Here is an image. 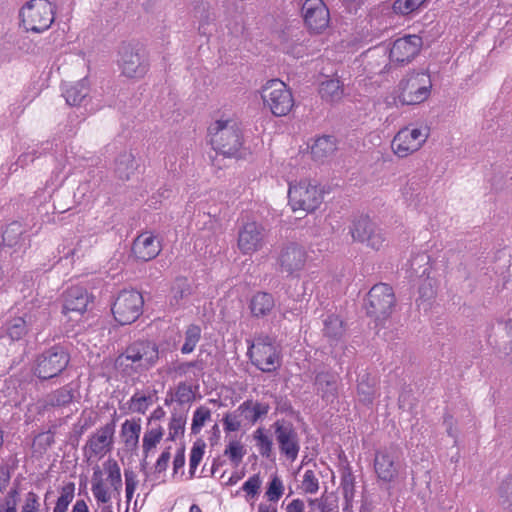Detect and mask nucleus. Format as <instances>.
Listing matches in <instances>:
<instances>
[{
    "label": "nucleus",
    "instance_id": "f257e3e1",
    "mask_svg": "<svg viewBox=\"0 0 512 512\" xmlns=\"http://www.w3.org/2000/svg\"><path fill=\"white\" fill-rule=\"evenodd\" d=\"M159 360V346L149 340H138L127 346L115 360V367L126 375L143 373Z\"/></svg>",
    "mask_w": 512,
    "mask_h": 512
},
{
    "label": "nucleus",
    "instance_id": "f03ea898",
    "mask_svg": "<svg viewBox=\"0 0 512 512\" xmlns=\"http://www.w3.org/2000/svg\"><path fill=\"white\" fill-rule=\"evenodd\" d=\"M104 472L107 474L106 481L108 486L105 485L103 479V471L99 466L93 469L91 480V491L98 503L104 504L100 512H113L111 504H109L112 497L118 498L122 490L121 470L117 461L113 459L107 460L103 464Z\"/></svg>",
    "mask_w": 512,
    "mask_h": 512
},
{
    "label": "nucleus",
    "instance_id": "7ed1b4c3",
    "mask_svg": "<svg viewBox=\"0 0 512 512\" xmlns=\"http://www.w3.org/2000/svg\"><path fill=\"white\" fill-rule=\"evenodd\" d=\"M208 136L212 148L226 157L241 156L242 134L235 120H216L208 127Z\"/></svg>",
    "mask_w": 512,
    "mask_h": 512
},
{
    "label": "nucleus",
    "instance_id": "20e7f679",
    "mask_svg": "<svg viewBox=\"0 0 512 512\" xmlns=\"http://www.w3.org/2000/svg\"><path fill=\"white\" fill-rule=\"evenodd\" d=\"M70 354L61 344L53 345L37 355L33 373L41 380L59 376L69 365Z\"/></svg>",
    "mask_w": 512,
    "mask_h": 512
},
{
    "label": "nucleus",
    "instance_id": "39448f33",
    "mask_svg": "<svg viewBox=\"0 0 512 512\" xmlns=\"http://www.w3.org/2000/svg\"><path fill=\"white\" fill-rule=\"evenodd\" d=\"M247 355L251 363L265 373H273L281 366L280 351L267 335L257 336L248 346Z\"/></svg>",
    "mask_w": 512,
    "mask_h": 512
},
{
    "label": "nucleus",
    "instance_id": "423d86ee",
    "mask_svg": "<svg viewBox=\"0 0 512 512\" xmlns=\"http://www.w3.org/2000/svg\"><path fill=\"white\" fill-rule=\"evenodd\" d=\"M398 99L405 105H416L424 102L431 93L432 82L427 72H412L399 83Z\"/></svg>",
    "mask_w": 512,
    "mask_h": 512
},
{
    "label": "nucleus",
    "instance_id": "0eeeda50",
    "mask_svg": "<svg viewBox=\"0 0 512 512\" xmlns=\"http://www.w3.org/2000/svg\"><path fill=\"white\" fill-rule=\"evenodd\" d=\"M26 30L41 33L54 21V9L48 0H30L20 10Z\"/></svg>",
    "mask_w": 512,
    "mask_h": 512
},
{
    "label": "nucleus",
    "instance_id": "6e6552de",
    "mask_svg": "<svg viewBox=\"0 0 512 512\" xmlns=\"http://www.w3.org/2000/svg\"><path fill=\"white\" fill-rule=\"evenodd\" d=\"M264 106L277 117L287 115L294 106V99L286 84L279 79L269 80L262 88Z\"/></svg>",
    "mask_w": 512,
    "mask_h": 512
},
{
    "label": "nucleus",
    "instance_id": "1a4fd4ad",
    "mask_svg": "<svg viewBox=\"0 0 512 512\" xmlns=\"http://www.w3.org/2000/svg\"><path fill=\"white\" fill-rule=\"evenodd\" d=\"M289 203L294 211H315L323 201V193L316 183L310 180H301L290 184L288 189Z\"/></svg>",
    "mask_w": 512,
    "mask_h": 512
},
{
    "label": "nucleus",
    "instance_id": "9d476101",
    "mask_svg": "<svg viewBox=\"0 0 512 512\" xmlns=\"http://www.w3.org/2000/svg\"><path fill=\"white\" fill-rule=\"evenodd\" d=\"M395 305V295L392 287L385 283L374 285L367 294L366 311L376 322L388 319Z\"/></svg>",
    "mask_w": 512,
    "mask_h": 512
},
{
    "label": "nucleus",
    "instance_id": "9b49d317",
    "mask_svg": "<svg viewBox=\"0 0 512 512\" xmlns=\"http://www.w3.org/2000/svg\"><path fill=\"white\" fill-rule=\"evenodd\" d=\"M142 294L136 290H122L112 305V313L120 325L134 322L142 313Z\"/></svg>",
    "mask_w": 512,
    "mask_h": 512
},
{
    "label": "nucleus",
    "instance_id": "f8f14e48",
    "mask_svg": "<svg viewBox=\"0 0 512 512\" xmlns=\"http://www.w3.org/2000/svg\"><path fill=\"white\" fill-rule=\"evenodd\" d=\"M279 451L291 462L295 461L300 452V436L294 424L287 419H277L272 425Z\"/></svg>",
    "mask_w": 512,
    "mask_h": 512
},
{
    "label": "nucleus",
    "instance_id": "ddd939ff",
    "mask_svg": "<svg viewBox=\"0 0 512 512\" xmlns=\"http://www.w3.org/2000/svg\"><path fill=\"white\" fill-rule=\"evenodd\" d=\"M429 136L427 128L408 126L401 129L392 141V149L399 157H406L418 151Z\"/></svg>",
    "mask_w": 512,
    "mask_h": 512
},
{
    "label": "nucleus",
    "instance_id": "4468645a",
    "mask_svg": "<svg viewBox=\"0 0 512 512\" xmlns=\"http://www.w3.org/2000/svg\"><path fill=\"white\" fill-rule=\"evenodd\" d=\"M307 252L303 246L295 242L283 245L277 256L278 269L287 276L298 277L307 261Z\"/></svg>",
    "mask_w": 512,
    "mask_h": 512
},
{
    "label": "nucleus",
    "instance_id": "2eb2a0df",
    "mask_svg": "<svg viewBox=\"0 0 512 512\" xmlns=\"http://www.w3.org/2000/svg\"><path fill=\"white\" fill-rule=\"evenodd\" d=\"M119 65L128 78H142L149 69L148 59L143 50L123 44L120 48Z\"/></svg>",
    "mask_w": 512,
    "mask_h": 512
},
{
    "label": "nucleus",
    "instance_id": "dca6fc26",
    "mask_svg": "<svg viewBox=\"0 0 512 512\" xmlns=\"http://www.w3.org/2000/svg\"><path fill=\"white\" fill-rule=\"evenodd\" d=\"M400 468L399 452L395 446L382 448L375 453L374 470L378 480L385 483L395 481Z\"/></svg>",
    "mask_w": 512,
    "mask_h": 512
},
{
    "label": "nucleus",
    "instance_id": "f3484780",
    "mask_svg": "<svg viewBox=\"0 0 512 512\" xmlns=\"http://www.w3.org/2000/svg\"><path fill=\"white\" fill-rule=\"evenodd\" d=\"M115 423L110 422L92 433L84 446V455L88 459L101 458L111 452L114 444Z\"/></svg>",
    "mask_w": 512,
    "mask_h": 512
},
{
    "label": "nucleus",
    "instance_id": "a211bd4d",
    "mask_svg": "<svg viewBox=\"0 0 512 512\" xmlns=\"http://www.w3.org/2000/svg\"><path fill=\"white\" fill-rule=\"evenodd\" d=\"M350 233L354 241L365 243L375 250L380 249L385 242L382 230L367 216L356 219L350 227Z\"/></svg>",
    "mask_w": 512,
    "mask_h": 512
},
{
    "label": "nucleus",
    "instance_id": "6ab92c4d",
    "mask_svg": "<svg viewBox=\"0 0 512 512\" xmlns=\"http://www.w3.org/2000/svg\"><path fill=\"white\" fill-rule=\"evenodd\" d=\"M265 228L256 221H248L242 224L238 230L237 245L243 254H252L260 250L266 238Z\"/></svg>",
    "mask_w": 512,
    "mask_h": 512
},
{
    "label": "nucleus",
    "instance_id": "aec40b11",
    "mask_svg": "<svg viewBox=\"0 0 512 512\" xmlns=\"http://www.w3.org/2000/svg\"><path fill=\"white\" fill-rule=\"evenodd\" d=\"M305 25L311 32L320 33L330 22V13L322 0H305L301 8Z\"/></svg>",
    "mask_w": 512,
    "mask_h": 512
},
{
    "label": "nucleus",
    "instance_id": "412c9836",
    "mask_svg": "<svg viewBox=\"0 0 512 512\" xmlns=\"http://www.w3.org/2000/svg\"><path fill=\"white\" fill-rule=\"evenodd\" d=\"M21 316L33 332L40 333L49 322V302L44 298H33L24 304Z\"/></svg>",
    "mask_w": 512,
    "mask_h": 512
},
{
    "label": "nucleus",
    "instance_id": "4be33fe9",
    "mask_svg": "<svg viewBox=\"0 0 512 512\" xmlns=\"http://www.w3.org/2000/svg\"><path fill=\"white\" fill-rule=\"evenodd\" d=\"M421 47V37L417 35H406L393 42L389 51V59L393 63H408L419 53Z\"/></svg>",
    "mask_w": 512,
    "mask_h": 512
},
{
    "label": "nucleus",
    "instance_id": "5701e85b",
    "mask_svg": "<svg viewBox=\"0 0 512 512\" xmlns=\"http://www.w3.org/2000/svg\"><path fill=\"white\" fill-rule=\"evenodd\" d=\"M162 250L161 242L152 232L146 231L139 234L133 241L132 253L142 261H150L156 258Z\"/></svg>",
    "mask_w": 512,
    "mask_h": 512
},
{
    "label": "nucleus",
    "instance_id": "b1692460",
    "mask_svg": "<svg viewBox=\"0 0 512 512\" xmlns=\"http://www.w3.org/2000/svg\"><path fill=\"white\" fill-rule=\"evenodd\" d=\"M89 302L90 296L85 288L72 286L63 295L62 313L64 315L71 313L82 315L87 310Z\"/></svg>",
    "mask_w": 512,
    "mask_h": 512
},
{
    "label": "nucleus",
    "instance_id": "393cba45",
    "mask_svg": "<svg viewBox=\"0 0 512 512\" xmlns=\"http://www.w3.org/2000/svg\"><path fill=\"white\" fill-rule=\"evenodd\" d=\"M314 385L317 394L327 403H333L338 397L337 375L329 371H320L315 374Z\"/></svg>",
    "mask_w": 512,
    "mask_h": 512
},
{
    "label": "nucleus",
    "instance_id": "a878e982",
    "mask_svg": "<svg viewBox=\"0 0 512 512\" xmlns=\"http://www.w3.org/2000/svg\"><path fill=\"white\" fill-rule=\"evenodd\" d=\"M206 363L202 358H196L191 361H175L170 366L168 372L174 377L193 376L197 380L204 375Z\"/></svg>",
    "mask_w": 512,
    "mask_h": 512
},
{
    "label": "nucleus",
    "instance_id": "bb28decb",
    "mask_svg": "<svg viewBox=\"0 0 512 512\" xmlns=\"http://www.w3.org/2000/svg\"><path fill=\"white\" fill-rule=\"evenodd\" d=\"M270 411V405L266 402L247 399L242 402L240 413L243 414L244 421L249 425H255L259 420L265 418Z\"/></svg>",
    "mask_w": 512,
    "mask_h": 512
},
{
    "label": "nucleus",
    "instance_id": "cd10ccee",
    "mask_svg": "<svg viewBox=\"0 0 512 512\" xmlns=\"http://www.w3.org/2000/svg\"><path fill=\"white\" fill-rule=\"evenodd\" d=\"M274 307V297L268 292H257L252 296L249 303L251 314L256 318L268 316Z\"/></svg>",
    "mask_w": 512,
    "mask_h": 512
},
{
    "label": "nucleus",
    "instance_id": "c85d7f7f",
    "mask_svg": "<svg viewBox=\"0 0 512 512\" xmlns=\"http://www.w3.org/2000/svg\"><path fill=\"white\" fill-rule=\"evenodd\" d=\"M2 328L11 341L23 340L28 333L33 332L21 315L8 319Z\"/></svg>",
    "mask_w": 512,
    "mask_h": 512
},
{
    "label": "nucleus",
    "instance_id": "c756f323",
    "mask_svg": "<svg viewBox=\"0 0 512 512\" xmlns=\"http://www.w3.org/2000/svg\"><path fill=\"white\" fill-rule=\"evenodd\" d=\"M319 95L326 102H339L344 95V85L338 78L327 79L321 82Z\"/></svg>",
    "mask_w": 512,
    "mask_h": 512
},
{
    "label": "nucleus",
    "instance_id": "7c9ffc66",
    "mask_svg": "<svg viewBox=\"0 0 512 512\" xmlns=\"http://www.w3.org/2000/svg\"><path fill=\"white\" fill-rule=\"evenodd\" d=\"M25 228L18 221H13L6 226L2 233L4 245L8 247L25 246Z\"/></svg>",
    "mask_w": 512,
    "mask_h": 512
},
{
    "label": "nucleus",
    "instance_id": "2f4dec72",
    "mask_svg": "<svg viewBox=\"0 0 512 512\" xmlns=\"http://www.w3.org/2000/svg\"><path fill=\"white\" fill-rule=\"evenodd\" d=\"M376 379L370 374L364 373L359 376L357 384L358 399L364 405L372 404L376 395Z\"/></svg>",
    "mask_w": 512,
    "mask_h": 512
},
{
    "label": "nucleus",
    "instance_id": "473e14b6",
    "mask_svg": "<svg viewBox=\"0 0 512 512\" xmlns=\"http://www.w3.org/2000/svg\"><path fill=\"white\" fill-rule=\"evenodd\" d=\"M323 335L331 342H339L345 334L343 321L336 315L330 314L323 320Z\"/></svg>",
    "mask_w": 512,
    "mask_h": 512
},
{
    "label": "nucleus",
    "instance_id": "72a5a7b5",
    "mask_svg": "<svg viewBox=\"0 0 512 512\" xmlns=\"http://www.w3.org/2000/svg\"><path fill=\"white\" fill-rule=\"evenodd\" d=\"M141 433L140 419L126 420L121 426V437L127 449L135 450L138 447Z\"/></svg>",
    "mask_w": 512,
    "mask_h": 512
},
{
    "label": "nucleus",
    "instance_id": "f704fd0d",
    "mask_svg": "<svg viewBox=\"0 0 512 512\" xmlns=\"http://www.w3.org/2000/svg\"><path fill=\"white\" fill-rule=\"evenodd\" d=\"M89 94V88L86 79L69 85L63 92L66 103L70 106H78L85 100Z\"/></svg>",
    "mask_w": 512,
    "mask_h": 512
},
{
    "label": "nucleus",
    "instance_id": "c9c22d12",
    "mask_svg": "<svg viewBox=\"0 0 512 512\" xmlns=\"http://www.w3.org/2000/svg\"><path fill=\"white\" fill-rule=\"evenodd\" d=\"M336 139L331 135H324L315 140L311 147V154L315 160H324L336 150Z\"/></svg>",
    "mask_w": 512,
    "mask_h": 512
},
{
    "label": "nucleus",
    "instance_id": "e433bc0d",
    "mask_svg": "<svg viewBox=\"0 0 512 512\" xmlns=\"http://www.w3.org/2000/svg\"><path fill=\"white\" fill-rule=\"evenodd\" d=\"M136 169L134 155L131 152L124 151L115 159V173L118 178L128 180Z\"/></svg>",
    "mask_w": 512,
    "mask_h": 512
},
{
    "label": "nucleus",
    "instance_id": "4c0bfd02",
    "mask_svg": "<svg viewBox=\"0 0 512 512\" xmlns=\"http://www.w3.org/2000/svg\"><path fill=\"white\" fill-rule=\"evenodd\" d=\"M202 329L197 324H189L184 330V343L180 348L183 355H189L194 352L197 344L201 340Z\"/></svg>",
    "mask_w": 512,
    "mask_h": 512
},
{
    "label": "nucleus",
    "instance_id": "58836bf2",
    "mask_svg": "<svg viewBox=\"0 0 512 512\" xmlns=\"http://www.w3.org/2000/svg\"><path fill=\"white\" fill-rule=\"evenodd\" d=\"M252 436L259 454L264 458H271L273 454V441L265 428L258 427Z\"/></svg>",
    "mask_w": 512,
    "mask_h": 512
},
{
    "label": "nucleus",
    "instance_id": "ea45409f",
    "mask_svg": "<svg viewBox=\"0 0 512 512\" xmlns=\"http://www.w3.org/2000/svg\"><path fill=\"white\" fill-rule=\"evenodd\" d=\"M74 399V389L71 385H65L48 396V404L53 407H65Z\"/></svg>",
    "mask_w": 512,
    "mask_h": 512
},
{
    "label": "nucleus",
    "instance_id": "a19ab883",
    "mask_svg": "<svg viewBox=\"0 0 512 512\" xmlns=\"http://www.w3.org/2000/svg\"><path fill=\"white\" fill-rule=\"evenodd\" d=\"M163 435L164 430L161 426H157L156 428L149 429L145 432L142 444L145 458H147L150 450L155 448L157 444L161 441Z\"/></svg>",
    "mask_w": 512,
    "mask_h": 512
},
{
    "label": "nucleus",
    "instance_id": "79ce46f5",
    "mask_svg": "<svg viewBox=\"0 0 512 512\" xmlns=\"http://www.w3.org/2000/svg\"><path fill=\"white\" fill-rule=\"evenodd\" d=\"M246 455V449L239 440H231L224 450V456L228 457L231 463L238 466Z\"/></svg>",
    "mask_w": 512,
    "mask_h": 512
},
{
    "label": "nucleus",
    "instance_id": "37998d69",
    "mask_svg": "<svg viewBox=\"0 0 512 512\" xmlns=\"http://www.w3.org/2000/svg\"><path fill=\"white\" fill-rule=\"evenodd\" d=\"M186 416L182 413L173 412L169 422L168 440L175 441L185 431Z\"/></svg>",
    "mask_w": 512,
    "mask_h": 512
},
{
    "label": "nucleus",
    "instance_id": "c03bdc74",
    "mask_svg": "<svg viewBox=\"0 0 512 512\" xmlns=\"http://www.w3.org/2000/svg\"><path fill=\"white\" fill-rule=\"evenodd\" d=\"M242 408V403L232 412L227 413L223 419V426L225 432H236L240 430L242 423L245 422L243 419V414L240 413Z\"/></svg>",
    "mask_w": 512,
    "mask_h": 512
},
{
    "label": "nucleus",
    "instance_id": "a18cd8bd",
    "mask_svg": "<svg viewBox=\"0 0 512 512\" xmlns=\"http://www.w3.org/2000/svg\"><path fill=\"white\" fill-rule=\"evenodd\" d=\"M242 408V403L232 412L227 413L223 419V426L225 432H236L240 430L242 423L245 422L243 419V414L240 413Z\"/></svg>",
    "mask_w": 512,
    "mask_h": 512
},
{
    "label": "nucleus",
    "instance_id": "49530a36",
    "mask_svg": "<svg viewBox=\"0 0 512 512\" xmlns=\"http://www.w3.org/2000/svg\"><path fill=\"white\" fill-rule=\"evenodd\" d=\"M190 294V285L186 278H177L172 286L171 305H179Z\"/></svg>",
    "mask_w": 512,
    "mask_h": 512
},
{
    "label": "nucleus",
    "instance_id": "de8ad7c7",
    "mask_svg": "<svg viewBox=\"0 0 512 512\" xmlns=\"http://www.w3.org/2000/svg\"><path fill=\"white\" fill-rule=\"evenodd\" d=\"M152 402L153 400L151 396L144 395L137 391L130 398L128 405L132 412L145 414Z\"/></svg>",
    "mask_w": 512,
    "mask_h": 512
},
{
    "label": "nucleus",
    "instance_id": "09e8293b",
    "mask_svg": "<svg viewBox=\"0 0 512 512\" xmlns=\"http://www.w3.org/2000/svg\"><path fill=\"white\" fill-rule=\"evenodd\" d=\"M74 490L75 487L73 483H69L61 489L53 512H67L68 506L74 498Z\"/></svg>",
    "mask_w": 512,
    "mask_h": 512
},
{
    "label": "nucleus",
    "instance_id": "8fccbe9b",
    "mask_svg": "<svg viewBox=\"0 0 512 512\" xmlns=\"http://www.w3.org/2000/svg\"><path fill=\"white\" fill-rule=\"evenodd\" d=\"M172 400H175L180 405L188 404L194 400V392L192 386L185 381L177 384Z\"/></svg>",
    "mask_w": 512,
    "mask_h": 512
},
{
    "label": "nucleus",
    "instance_id": "3c124183",
    "mask_svg": "<svg viewBox=\"0 0 512 512\" xmlns=\"http://www.w3.org/2000/svg\"><path fill=\"white\" fill-rule=\"evenodd\" d=\"M211 418V411L209 408L200 406L193 413V419L191 424V433L198 434L205 422Z\"/></svg>",
    "mask_w": 512,
    "mask_h": 512
},
{
    "label": "nucleus",
    "instance_id": "603ef678",
    "mask_svg": "<svg viewBox=\"0 0 512 512\" xmlns=\"http://www.w3.org/2000/svg\"><path fill=\"white\" fill-rule=\"evenodd\" d=\"M427 0H396L393 9L396 13L408 15L425 5Z\"/></svg>",
    "mask_w": 512,
    "mask_h": 512
},
{
    "label": "nucleus",
    "instance_id": "864d4df0",
    "mask_svg": "<svg viewBox=\"0 0 512 512\" xmlns=\"http://www.w3.org/2000/svg\"><path fill=\"white\" fill-rule=\"evenodd\" d=\"M206 448V443L203 439H197L192 446L190 452L189 466L190 473L193 474L198 465L200 464Z\"/></svg>",
    "mask_w": 512,
    "mask_h": 512
},
{
    "label": "nucleus",
    "instance_id": "5fc2aeb1",
    "mask_svg": "<svg viewBox=\"0 0 512 512\" xmlns=\"http://www.w3.org/2000/svg\"><path fill=\"white\" fill-rule=\"evenodd\" d=\"M499 503L504 509L512 508V482L504 480L499 486Z\"/></svg>",
    "mask_w": 512,
    "mask_h": 512
},
{
    "label": "nucleus",
    "instance_id": "6e6d98bb",
    "mask_svg": "<svg viewBox=\"0 0 512 512\" xmlns=\"http://www.w3.org/2000/svg\"><path fill=\"white\" fill-rule=\"evenodd\" d=\"M355 479L354 476L351 473L345 474L342 477L341 481V488L343 496L346 500V502L352 501L354 494H355Z\"/></svg>",
    "mask_w": 512,
    "mask_h": 512
},
{
    "label": "nucleus",
    "instance_id": "4d7b16f0",
    "mask_svg": "<svg viewBox=\"0 0 512 512\" xmlns=\"http://www.w3.org/2000/svg\"><path fill=\"white\" fill-rule=\"evenodd\" d=\"M283 483L278 477H274L267 488L266 496L270 501L276 502L283 494Z\"/></svg>",
    "mask_w": 512,
    "mask_h": 512
},
{
    "label": "nucleus",
    "instance_id": "13d9d810",
    "mask_svg": "<svg viewBox=\"0 0 512 512\" xmlns=\"http://www.w3.org/2000/svg\"><path fill=\"white\" fill-rule=\"evenodd\" d=\"M262 481L259 474H255L248 478L243 484L242 490L247 493V497L254 498L260 490Z\"/></svg>",
    "mask_w": 512,
    "mask_h": 512
},
{
    "label": "nucleus",
    "instance_id": "bf43d9fd",
    "mask_svg": "<svg viewBox=\"0 0 512 512\" xmlns=\"http://www.w3.org/2000/svg\"><path fill=\"white\" fill-rule=\"evenodd\" d=\"M303 489L306 493L315 494L319 489V481L314 471L306 470L302 481Z\"/></svg>",
    "mask_w": 512,
    "mask_h": 512
},
{
    "label": "nucleus",
    "instance_id": "052dcab7",
    "mask_svg": "<svg viewBox=\"0 0 512 512\" xmlns=\"http://www.w3.org/2000/svg\"><path fill=\"white\" fill-rule=\"evenodd\" d=\"M39 506L40 504L38 495L30 491L26 495L25 503L22 506L21 512H38Z\"/></svg>",
    "mask_w": 512,
    "mask_h": 512
},
{
    "label": "nucleus",
    "instance_id": "680f3d73",
    "mask_svg": "<svg viewBox=\"0 0 512 512\" xmlns=\"http://www.w3.org/2000/svg\"><path fill=\"white\" fill-rule=\"evenodd\" d=\"M170 458H171L170 447H168L159 456V458L155 464V471L158 473L165 471L167 469Z\"/></svg>",
    "mask_w": 512,
    "mask_h": 512
},
{
    "label": "nucleus",
    "instance_id": "e2e57ef3",
    "mask_svg": "<svg viewBox=\"0 0 512 512\" xmlns=\"http://www.w3.org/2000/svg\"><path fill=\"white\" fill-rule=\"evenodd\" d=\"M124 476L126 486L125 490L135 491L138 484L137 475L132 470H125Z\"/></svg>",
    "mask_w": 512,
    "mask_h": 512
},
{
    "label": "nucleus",
    "instance_id": "0e129e2a",
    "mask_svg": "<svg viewBox=\"0 0 512 512\" xmlns=\"http://www.w3.org/2000/svg\"><path fill=\"white\" fill-rule=\"evenodd\" d=\"M185 464V449L181 448L177 451L174 460H173V469L176 473L178 469H181L184 467Z\"/></svg>",
    "mask_w": 512,
    "mask_h": 512
},
{
    "label": "nucleus",
    "instance_id": "69168bd1",
    "mask_svg": "<svg viewBox=\"0 0 512 512\" xmlns=\"http://www.w3.org/2000/svg\"><path fill=\"white\" fill-rule=\"evenodd\" d=\"M304 501L297 498L293 499L286 507V512H304Z\"/></svg>",
    "mask_w": 512,
    "mask_h": 512
},
{
    "label": "nucleus",
    "instance_id": "338daca9",
    "mask_svg": "<svg viewBox=\"0 0 512 512\" xmlns=\"http://www.w3.org/2000/svg\"><path fill=\"white\" fill-rule=\"evenodd\" d=\"M444 425L446 426V431L449 436L456 438L457 431L454 428V420L453 417L449 414L444 417Z\"/></svg>",
    "mask_w": 512,
    "mask_h": 512
},
{
    "label": "nucleus",
    "instance_id": "774afa93",
    "mask_svg": "<svg viewBox=\"0 0 512 512\" xmlns=\"http://www.w3.org/2000/svg\"><path fill=\"white\" fill-rule=\"evenodd\" d=\"M72 512H89V509L84 500H77L72 508Z\"/></svg>",
    "mask_w": 512,
    "mask_h": 512
}]
</instances>
